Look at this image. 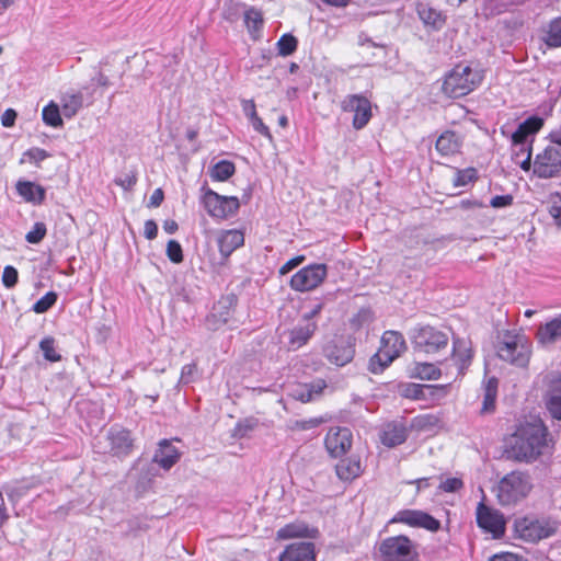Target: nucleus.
<instances>
[{"instance_id": "obj_1", "label": "nucleus", "mask_w": 561, "mask_h": 561, "mask_svg": "<svg viewBox=\"0 0 561 561\" xmlns=\"http://www.w3.org/2000/svg\"><path fill=\"white\" fill-rule=\"evenodd\" d=\"M508 446L515 460L531 463L549 449L548 430L540 419L519 423Z\"/></svg>"}, {"instance_id": "obj_2", "label": "nucleus", "mask_w": 561, "mask_h": 561, "mask_svg": "<svg viewBox=\"0 0 561 561\" xmlns=\"http://www.w3.org/2000/svg\"><path fill=\"white\" fill-rule=\"evenodd\" d=\"M534 488L528 472L515 470L505 474L495 485L494 493L502 506H514L525 500Z\"/></svg>"}, {"instance_id": "obj_3", "label": "nucleus", "mask_w": 561, "mask_h": 561, "mask_svg": "<svg viewBox=\"0 0 561 561\" xmlns=\"http://www.w3.org/2000/svg\"><path fill=\"white\" fill-rule=\"evenodd\" d=\"M483 79L482 71L469 65H457L445 77L443 91L450 98H460L477 89Z\"/></svg>"}, {"instance_id": "obj_4", "label": "nucleus", "mask_w": 561, "mask_h": 561, "mask_svg": "<svg viewBox=\"0 0 561 561\" xmlns=\"http://www.w3.org/2000/svg\"><path fill=\"white\" fill-rule=\"evenodd\" d=\"M497 356L518 367H525L529 363L531 344L524 334L504 332L497 342Z\"/></svg>"}, {"instance_id": "obj_5", "label": "nucleus", "mask_w": 561, "mask_h": 561, "mask_svg": "<svg viewBox=\"0 0 561 561\" xmlns=\"http://www.w3.org/2000/svg\"><path fill=\"white\" fill-rule=\"evenodd\" d=\"M405 350V340L401 333L386 331L381 336L378 352L369 360V370L373 374L382 373Z\"/></svg>"}, {"instance_id": "obj_6", "label": "nucleus", "mask_w": 561, "mask_h": 561, "mask_svg": "<svg viewBox=\"0 0 561 561\" xmlns=\"http://www.w3.org/2000/svg\"><path fill=\"white\" fill-rule=\"evenodd\" d=\"M379 552L383 561H419L416 545L403 535L383 539Z\"/></svg>"}, {"instance_id": "obj_7", "label": "nucleus", "mask_w": 561, "mask_h": 561, "mask_svg": "<svg viewBox=\"0 0 561 561\" xmlns=\"http://www.w3.org/2000/svg\"><path fill=\"white\" fill-rule=\"evenodd\" d=\"M202 204L209 216L226 219L237 214L240 203L238 197L222 196L210 188L203 187Z\"/></svg>"}, {"instance_id": "obj_8", "label": "nucleus", "mask_w": 561, "mask_h": 561, "mask_svg": "<svg viewBox=\"0 0 561 561\" xmlns=\"http://www.w3.org/2000/svg\"><path fill=\"white\" fill-rule=\"evenodd\" d=\"M448 341V335L445 332L430 325L415 330L412 335L414 348L426 354H436L446 348Z\"/></svg>"}, {"instance_id": "obj_9", "label": "nucleus", "mask_w": 561, "mask_h": 561, "mask_svg": "<svg viewBox=\"0 0 561 561\" xmlns=\"http://www.w3.org/2000/svg\"><path fill=\"white\" fill-rule=\"evenodd\" d=\"M515 528L522 539L536 542L552 536L557 530V524L549 519L525 517L516 522Z\"/></svg>"}, {"instance_id": "obj_10", "label": "nucleus", "mask_w": 561, "mask_h": 561, "mask_svg": "<svg viewBox=\"0 0 561 561\" xmlns=\"http://www.w3.org/2000/svg\"><path fill=\"white\" fill-rule=\"evenodd\" d=\"M327 274L325 264H310L291 276L290 287L300 293L310 291L323 283Z\"/></svg>"}, {"instance_id": "obj_11", "label": "nucleus", "mask_w": 561, "mask_h": 561, "mask_svg": "<svg viewBox=\"0 0 561 561\" xmlns=\"http://www.w3.org/2000/svg\"><path fill=\"white\" fill-rule=\"evenodd\" d=\"M343 112L353 113L352 126L356 130L363 129L370 121L371 103L362 94H348L341 102Z\"/></svg>"}, {"instance_id": "obj_12", "label": "nucleus", "mask_w": 561, "mask_h": 561, "mask_svg": "<svg viewBox=\"0 0 561 561\" xmlns=\"http://www.w3.org/2000/svg\"><path fill=\"white\" fill-rule=\"evenodd\" d=\"M390 523H400L430 531H437L440 527L439 520L419 510H401L390 519Z\"/></svg>"}, {"instance_id": "obj_13", "label": "nucleus", "mask_w": 561, "mask_h": 561, "mask_svg": "<svg viewBox=\"0 0 561 561\" xmlns=\"http://www.w3.org/2000/svg\"><path fill=\"white\" fill-rule=\"evenodd\" d=\"M561 171V152L554 147H547L534 162V172L543 179L552 178Z\"/></svg>"}, {"instance_id": "obj_14", "label": "nucleus", "mask_w": 561, "mask_h": 561, "mask_svg": "<svg viewBox=\"0 0 561 561\" xmlns=\"http://www.w3.org/2000/svg\"><path fill=\"white\" fill-rule=\"evenodd\" d=\"M449 385L404 383L400 386V394L412 400L439 399L448 393Z\"/></svg>"}, {"instance_id": "obj_15", "label": "nucleus", "mask_w": 561, "mask_h": 561, "mask_svg": "<svg viewBox=\"0 0 561 561\" xmlns=\"http://www.w3.org/2000/svg\"><path fill=\"white\" fill-rule=\"evenodd\" d=\"M477 523L480 528L492 534L494 538H500L505 531V520L497 511L491 510L483 503L477 507Z\"/></svg>"}, {"instance_id": "obj_16", "label": "nucleus", "mask_w": 561, "mask_h": 561, "mask_svg": "<svg viewBox=\"0 0 561 561\" xmlns=\"http://www.w3.org/2000/svg\"><path fill=\"white\" fill-rule=\"evenodd\" d=\"M324 444L332 457H341L352 446V432L346 427H331L325 436Z\"/></svg>"}, {"instance_id": "obj_17", "label": "nucleus", "mask_w": 561, "mask_h": 561, "mask_svg": "<svg viewBox=\"0 0 561 561\" xmlns=\"http://www.w3.org/2000/svg\"><path fill=\"white\" fill-rule=\"evenodd\" d=\"M233 299L224 297L214 306L211 313L206 319V325L209 330H218L228 324L233 314Z\"/></svg>"}, {"instance_id": "obj_18", "label": "nucleus", "mask_w": 561, "mask_h": 561, "mask_svg": "<svg viewBox=\"0 0 561 561\" xmlns=\"http://www.w3.org/2000/svg\"><path fill=\"white\" fill-rule=\"evenodd\" d=\"M536 340L543 347H550L561 341V312L538 327Z\"/></svg>"}, {"instance_id": "obj_19", "label": "nucleus", "mask_w": 561, "mask_h": 561, "mask_svg": "<svg viewBox=\"0 0 561 561\" xmlns=\"http://www.w3.org/2000/svg\"><path fill=\"white\" fill-rule=\"evenodd\" d=\"M543 126V119L538 116L527 118L519 124L518 128L512 135V142L519 151H526L528 138L535 135Z\"/></svg>"}, {"instance_id": "obj_20", "label": "nucleus", "mask_w": 561, "mask_h": 561, "mask_svg": "<svg viewBox=\"0 0 561 561\" xmlns=\"http://www.w3.org/2000/svg\"><path fill=\"white\" fill-rule=\"evenodd\" d=\"M324 355L337 366H344L350 363L354 356V350L351 344L343 340H335L324 346Z\"/></svg>"}, {"instance_id": "obj_21", "label": "nucleus", "mask_w": 561, "mask_h": 561, "mask_svg": "<svg viewBox=\"0 0 561 561\" xmlns=\"http://www.w3.org/2000/svg\"><path fill=\"white\" fill-rule=\"evenodd\" d=\"M545 405L554 420H561V377H553L548 383L543 397Z\"/></svg>"}, {"instance_id": "obj_22", "label": "nucleus", "mask_w": 561, "mask_h": 561, "mask_svg": "<svg viewBox=\"0 0 561 561\" xmlns=\"http://www.w3.org/2000/svg\"><path fill=\"white\" fill-rule=\"evenodd\" d=\"M181 451L171 440L162 439L159 442L158 449L153 455V462L158 463L163 470H170L181 458Z\"/></svg>"}, {"instance_id": "obj_23", "label": "nucleus", "mask_w": 561, "mask_h": 561, "mask_svg": "<svg viewBox=\"0 0 561 561\" xmlns=\"http://www.w3.org/2000/svg\"><path fill=\"white\" fill-rule=\"evenodd\" d=\"M217 243L222 257L228 259L233 251L243 245L244 236L237 229L224 230L219 232Z\"/></svg>"}, {"instance_id": "obj_24", "label": "nucleus", "mask_w": 561, "mask_h": 561, "mask_svg": "<svg viewBox=\"0 0 561 561\" xmlns=\"http://www.w3.org/2000/svg\"><path fill=\"white\" fill-rule=\"evenodd\" d=\"M278 561H316L314 545L298 542L286 547Z\"/></svg>"}, {"instance_id": "obj_25", "label": "nucleus", "mask_w": 561, "mask_h": 561, "mask_svg": "<svg viewBox=\"0 0 561 561\" xmlns=\"http://www.w3.org/2000/svg\"><path fill=\"white\" fill-rule=\"evenodd\" d=\"M318 530L310 528L302 522H294L279 528L276 533V538L279 540H287L293 538H316Z\"/></svg>"}, {"instance_id": "obj_26", "label": "nucleus", "mask_w": 561, "mask_h": 561, "mask_svg": "<svg viewBox=\"0 0 561 561\" xmlns=\"http://www.w3.org/2000/svg\"><path fill=\"white\" fill-rule=\"evenodd\" d=\"M471 344L465 340H455L453 348V360L458 367V376H462L465 370L471 364L472 359Z\"/></svg>"}, {"instance_id": "obj_27", "label": "nucleus", "mask_w": 561, "mask_h": 561, "mask_svg": "<svg viewBox=\"0 0 561 561\" xmlns=\"http://www.w3.org/2000/svg\"><path fill=\"white\" fill-rule=\"evenodd\" d=\"M408 437L407 427L399 423H389L385 425L380 440L387 447H394L405 442Z\"/></svg>"}, {"instance_id": "obj_28", "label": "nucleus", "mask_w": 561, "mask_h": 561, "mask_svg": "<svg viewBox=\"0 0 561 561\" xmlns=\"http://www.w3.org/2000/svg\"><path fill=\"white\" fill-rule=\"evenodd\" d=\"M461 144V138L455 131L447 130L437 138L436 150L443 156H451L460 150Z\"/></svg>"}, {"instance_id": "obj_29", "label": "nucleus", "mask_w": 561, "mask_h": 561, "mask_svg": "<svg viewBox=\"0 0 561 561\" xmlns=\"http://www.w3.org/2000/svg\"><path fill=\"white\" fill-rule=\"evenodd\" d=\"M111 449L115 455H126L130 451L133 443L130 433L126 430L111 431L108 434Z\"/></svg>"}, {"instance_id": "obj_30", "label": "nucleus", "mask_w": 561, "mask_h": 561, "mask_svg": "<svg viewBox=\"0 0 561 561\" xmlns=\"http://www.w3.org/2000/svg\"><path fill=\"white\" fill-rule=\"evenodd\" d=\"M337 477L343 481H352L362 473V463L358 458L342 459L335 467Z\"/></svg>"}, {"instance_id": "obj_31", "label": "nucleus", "mask_w": 561, "mask_h": 561, "mask_svg": "<svg viewBox=\"0 0 561 561\" xmlns=\"http://www.w3.org/2000/svg\"><path fill=\"white\" fill-rule=\"evenodd\" d=\"M18 193L30 203L41 204L45 199V190L38 184L30 181H19L16 183Z\"/></svg>"}, {"instance_id": "obj_32", "label": "nucleus", "mask_w": 561, "mask_h": 561, "mask_svg": "<svg viewBox=\"0 0 561 561\" xmlns=\"http://www.w3.org/2000/svg\"><path fill=\"white\" fill-rule=\"evenodd\" d=\"M317 329L314 322H307L304 325H297L289 332V344L293 348H299L305 345Z\"/></svg>"}, {"instance_id": "obj_33", "label": "nucleus", "mask_w": 561, "mask_h": 561, "mask_svg": "<svg viewBox=\"0 0 561 561\" xmlns=\"http://www.w3.org/2000/svg\"><path fill=\"white\" fill-rule=\"evenodd\" d=\"M244 25L253 38H256V33L261 31L263 26V16L261 11L250 7L243 10Z\"/></svg>"}, {"instance_id": "obj_34", "label": "nucleus", "mask_w": 561, "mask_h": 561, "mask_svg": "<svg viewBox=\"0 0 561 561\" xmlns=\"http://www.w3.org/2000/svg\"><path fill=\"white\" fill-rule=\"evenodd\" d=\"M83 96L81 93H66L61 96L62 114L70 118L82 107Z\"/></svg>"}, {"instance_id": "obj_35", "label": "nucleus", "mask_w": 561, "mask_h": 561, "mask_svg": "<svg viewBox=\"0 0 561 561\" xmlns=\"http://www.w3.org/2000/svg\"><path fill=\"white\" fill-rule=\"evenodd\" d=\"M499 380L495 377L489 378L483 386L484 398H483V412H491L495 405V399L497 393Z\"/></svg>"}, {"instance_id": "obj_36", "label": "nucleus", "mask_w": 561, "mask_h": 561, "mask_svg": "<svg viewBox=\"0 0 561 561\" xmlns=\"http://www.w3.org/2000/svg\"><path fill=\"white\" fill-rule=\"evenodd\" d=\"M543 42L548 47H561V18L551 21L545 31Z\"/></svg>"}, {"instance_id": "obj_37", "label": "nucleus", "mask_w": 561, "mask_h": 561, "mask_svg": "<svg viewBox=\"0 0 561 561\" xmlns=\"http://www.w3.org/2000/svg\"><path fill=\"white\" fill-rule=\"evenodd\" d=\"M417 12L424 24L431 25L434 28H440L443 26L444 18L439 11L427 5H421Z\"/></svg>"}, {"instance_id": "obj_38", "label": "nucleus", "mask_w": 561, "mask_h": 561, "mask_svg": "<svg viewBox=\"0 0 561 561\" xmlns=\"http://www.w3.org/2000/svg\"><path fill=\"white\" fill-rule=\"evenodd\" d=\"M411 376L423 380H435L440 376V370L433 364L415 363Z\"/></svg>"}, {"instance_id": "obj_39", "label": "nucleus", "mask_w": 561, "mask_h": 561, "mask_svg": "<svg viewBox=\"0 0 561 561\" xmlns=\"http://www.w3.org/2000/svg\"><path fill=\"white\" fill-rule=\"evenodd\" d=\"M42 117L43 122L51 127H61L64 124L59 106L53 101L43 108Z\"/></svg>"}, {"instance_id": "obj_40", "label": "nucleus", "mask_w": 561, "mask_h": 561, "mask_svg": "<svg viewBox=\"0 0 561 561\" xmlns=\"http://www.w3.org/2000/svg\"><path fill=\"white\" fill-rule=\"evenodd\" d=\"M234 164L227 160L216 163L210 170V176L215 181H226L234 173Z\"/></svg>"}, {"instance_id": "obj_41", "label": "nucleus", "mask_w": 561, "mask_h": 561, "mask_svg": "<svg viewBox=\"0 0 561 561\" xmlns=\"http://www.w3.org/2000/svg\"><path fill=\"white\" fill-rule=\"evenodd\" d=\"M325 387V382L323 380L317 381L314 385L311 386H302L295 390V393L293 394L294 398L302 401L308 402L313 399V393L319 394L322 389Z\"/></svg>"}, {"instance_id": "obj_42", "label": "nucleus", "mask_w": 561, "mask_h": 561, "mask_svg": "<svg viewBox=\"0 0 561 561\" xmlns=\"http://www.w3.org/2000/svg\"><path fill=\"white\" fill-rule=\"evenodd\" d=\"M439 419L434 414H423L415 416L411 422V427L416 431H431L437 427Z\"/></svg>"}, {"instance_id": "obj_43", "label": "nucleus", "mask_w": 561, "mask_h": 561, "mask_svg": "<svg viewBox=\"0 0 561 561\" xmlns=\"http://www.w3.org/2000/svg\"><path fill=\"white\" fill-rule=\"evenodd\" d=\"M297 39L290 34H284L276 43L280 56H289L297 49Z\"/></svg>"}, {"instance_id": "obj_44", "label": "nucleus", "mask_w": 561, "mask_h": 561, "mask_svg": "<svg viewBox=\"0 0 561 561\" xmlns=\"http://www.w3.org/2000/svg\"><path fill=\"white\" fill-rule=\"evenodd\" d=\"M243 12V4L239 1L230 0L229 2H226L222 8V18L233 23L236 22L240 14Z\"/></svg>"}, {"instance_id": "obj_45", "label": "nucleus", "mask_w": 561, "mask_h": 561, "mask_svg": "<svg viewBox=\"0 0 561 561\" xmlns=\"http://www.w3.org/2000/svg\"><path fill=\"white\" fill-rule=\"evenodd\" d=\"M477 170L473 168H467L463 170H457L453 179V184L456 187L466 186L469 183L476 181Z\"/></svg>"}, {"instance_id": "obj_46", "label": "nucleus", "mask_w": 561, "mask_h": 561, "mask_svg": "<svg viewBox=\"0 0 561 561\" xmlns=\"http://www.w3.org/2000/svg\"><path fill=\"white\" fill-rule=\"evenodd\" d=\"M48 157L49 154L44 149L31 148L22 154L20 163L24 164L28 162L38 165L43 160H45Z\"/></svg>"}, {"instance_id": "obj_47", "label": "nucleus", "mask_w": 561, "mask_h": 561, "mask_svg": "<svg viewBox=\"0 0 561 561\" xmlns=\"http://www.w3.org/2000/svg\"><path fill=\"white\" fill-rule=\"evenodd\" d=\"M57 301V294L55 291H48L41 299H38L34 305L32 310L35 313H44L48 309H50Z\"/></svg>"}, {"instance_id": "obj_48", "label": "nucleus", "mask_w": 561, "mask_h": 561, "mask_svg": "<svg viewBox=\"0 0 561 561\" xmlns=\"http://www.w3.org/2000/svg\"><path fill=\"white\" fill-rule=\"evenodd\" d=\"M39 347L44 354V357L49 362H59L61 356L56 352L54 345V339L45 337L41 341Z\"/></svg>"}, {"instance_id": "obj_49", "label": "nucleus", "mask_w": 561, "mask_h": 561, "mask_svg": "<svg viewBox=\"0 0 561 561\" xmlns=\"http://www.w3.org/2000/svg\"><path fill=\"white\" fill-rule=\"evenodd\" d=\"M548 211L553 219L554 225L561 229V196H551L549 201Z\"/></svg>"}, {"instance_id": "obj_50", "label": "nucleus", "mask_w": 561, "mask_h": 561, "mask_svg": "<svg viewBox=\"0 0 561 561\" xmlns=\"http://www.w3.org/2000/svg\"><path fill=\"white\" fill-rule=\"evenodd\" d=\"M46 232H47V229H46V226L44 222H36L32 230H30L26 236H25V240L28 242V243H32V244H37L39 243L44 237L46 236Z\"/></svg>"}, {"instance_id": "obj_51", "label": "nucleus", "mask_w": 561, "mask_h": 561, "mask_svg": "<svg viewBox=\"0 0 561 561\" xmlns=\"http://www.w3.org/2000/svg\"><path fill=\"white\" fill-rule=\"evenodd\" d=\"M167 255L171 262L181 263L183 261L181 244L175 240H170L167 244Z\"/></svg>"}, {"instance_id": "obj_52", "label": "nucleus", "mask_w": 561, "mask_h": 561, "mask_svg": "<svg viewBox=\"0 0 561 561\" xmlns=\"http://www.w3.org/2000/svg\"><path fill=\"white\" fill-rule=\"evenodd\" d=\"M19 274L16 268L11 265L4 267L2 273V283L7 288H12L16 285Z\"/></svg>"}, {"instance_id": "obj_53", "label": "nucleus", "mask_w": 561, "mask_h": 561, "mask_svg": "<svg viewBox=\"0 0 561 561\" xmlns=\"http://www.w3.org/2000/svg\"><path fill=\"white\" fill-rule=\"evenodd\" d=\"M463 483L459 478H448L444 480L439 489L444 492H456L462 488Z\"/></svg>"}, {"instance_id": "obj_54", "label": "nucleus", "mask_w": 561, "mask_h": 561, "mask_svg": "<svg viewBox=\"0 0 561 561\" xmlns=\"http://www.w3.org/2000/svg\"><path fill=\"white\" fill-rule=\"evenodd\" d=\"M197 371V367L195 364H187L183 366L181 371V381L184 383L192 382L194 380V376Z\"/></svg>"}, {"instance_id": "obj_55", "label": "nucleus", "mask_w": 561, "mask_h": 561, "mask_svg": "<svg viewBox=\"0 0 561 561\" xmlns=\"http://www.w3.org/2000/svg\"><path fill=\"white\" fill-rule=\"evenodd\" d=\"M512 203H513V197L511 195H496L491 199L490 205L493 208H503V207L511 206Z\"/></svg>"}, {"instance_id": "obj_56", "label": "nucleus", "mask_w": 561, "mask_h": 561, "mask_svg": "<svg viewBox=\"0 0 561 561\" xmlns=\"http://www.w3.org/2000/svg\"><path fill=\"white\" fill-rule=\"evenodd\" d=\"M305 261V256L304 255H298V256H295L290 260H288L280 268H279V274L280 275H285L287 273H289L291 270H294L295 267H297L298 265H300L302 262Z\"/></svg>"}, {"instance_id": "obj_57", "label": "nucleus", "mask_w": 561, "mask_h": 561, "mask_svg": "<svg viewBox=\"0 0 561 561\" xmlns=\"http://www.w3.org/2000/svg\"><path fill=\"white\" fill-rule=\"evenodd\" d=\"M249 121L251 122L253 128L257 133L267 137L268 139L272 138L268 127L263 123V121L259 117V115L254 116L253 118H251Z\"/></svg>"}, {"instance_id": "obj_58", "label": "nucleus", "mask_w": 561, "mask_h": 561, "mask_svg": "<svg viewBox=\"0 0 561 561\" xmlns=\"http://www.w3.org/2000/svg\"><path fill=\"white\" fill-rule=\"evenodd\" d=\"M16 112L13 108H8L1 116V124L4 127H12L15 123Z\"/></svg>"}, {"instance_id": "obj_59", "label": "nucleus", "mask_w": 561, "mask_h": 561, "mask_svg": "<svg viewBox=\"0 0 561 561\" xmlns=\"http://www.w3.org/2000/svg\"><path fill=\"white\" fill-rule=\"evenodd\" d=\"M158 233V226L153 220H147L144 227V234L148 240H153Z\"/></svg>"}, {"instance_id": "obj_60", "label": "nucleus", "mask_w": 561, "mask_h": 561, "mask_svg": "<svg viewBox=\"0 0 561 561\" xmlns=\"http://www.w3.org/2000/svg\"><path fill=\"white\" fill-rule=\"evenodd\" d=\"M137 178L134 173L126 174L124 178L117 179L115 182L117 185L122 186L125 190L131 188L136 184Z\"/></svg>"}, {"instance_id": "obj_61", "label": "nucleus", "mask_w": 561, "mask_h": 561, "mask_svg": "<svg viewBox=\"0 0 561 561\" xmlns=\"http://www.w3.org/2000/svg\"><path fill=\"white\" fill-rule=\"evenodd\" d=\"M242 110L249 119L257 115L255 103L253 100H242Z\"/></svg>"}, {"instance_id": "obj_62", "label": "nucleus", "mask_w": 561, "mask_h": 561, "mask_svg": "<svg viewBox=\"0 0 561 561\" xmlns=\"http://www.w3.org/2000/svg\"><path fill=\"white\" fill-rule=\"evenodd\" d=\"M318 421L317 420H302V421H295L294 422V425L291 426L293 430H298V431H306V430H310V428H313L318 425Z\"/></svg>"}, {"instance_id": "obj_63", "label": "nucleus", "mask_w": 561, "mask_h": 561, "mask_svg": "<svg viewBox=\"0 0 561 561\" xmlns=\"http://www.w3.org/2000/svg\"><path fill=\"white\" fill-rule=\"evenodd\" d=\"M490 561H527L522 557H518L514 553H502L496 554L490 559Z\"/></svg>"}, {"instance_id": "obj_64", "label": "nucleus", "mask_w": 561, "mask_h": 561, "mask_svg": "<svg viewBox=\"0 0 561 561\" xmlns=\"http://www.w3.org/2000/svg\"><path fill=\"white\" fill-rule=\"evenodd\" d=\"M162 201H163V192L161 188H157L150 197V205L158 207L162 203Z\"/></svg>"}]
</instances>
